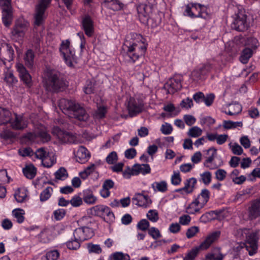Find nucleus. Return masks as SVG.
<instances>
[{
	"label": "nucleus",
	"mask_w": 260,
	"mask_h": 260,
	"mask_svg": "<svg viewBox=\"0 0 260 260\" xmlns=\"http://www.w3.org/2000/svg\"><path fill=\"white\" fill-rule=\"evenodd\" d=\"M123 49L129 57V61L134 63L146 52L145 40L140 34L131 33L126 36Z\"/></svg>",
	"instance_id": "nucleus-1"
},
{
	"label": "nucleus",
	"mask_w": 260,
	"mask_h": 260,
	"mask_svg": "<svg viewBox=\"0 0 260 260\" xmlns=\"http://www.w3.org/2000/svg\"><path fill=\"white\" fill-rule=\"evenodd\" d=\"M237 236L241 239H245V242L241 244V247H245L250 256H252L257 252L259 239L258 231L248 229H240L237 231Z\"/></svg>",
	"instance_id": "nucleus-2"
},
{
	"label": "nucleus",
	"mask_w": 260,
	"mask_h": 260,
	"mask_svg": "<svg viewBox=\"0 0 260 260\" xmlns=\"http://www.w3.org/2000/svg\"><path fill=\"white\" fill-rule=\"evenodd\" d=\"M45 87L47 90L58 92L66 87L65 81L61 77L60 74L54 70H48L46 73Z\"/></svg>",
	"instance_id": "nucleus-3"
},
{
	"label": "nucleus",
	"mask_w": 260,
	"mask_h": 260,
	"mask_svg": "<svg viewBox=\"0 0 260 260\" xmlns=\"http://www.w3.org/2000/svg\"><path fill=\"white\" fill-rule=\"evenodd\" d=\"M184 15L190 18H202L208 17L207 8L204 5L190 3L186 5Z\"/></svg>",
	"instance_id": "nucleus-4"
},
{
	"label": "nucleus",
	"mask_w": 260,
	"mask_h": 260,
	"mask_svg": "<svg viewBox=\"0 0 260 260\" xmlns=\"http://www.w3.org/2000/svg\"><path fill=\"white\" fill-rule=\"evenodd\" d=\"M29 26L28 21L23 18L17 19L11 31V38L16 41L22 40Z\"/></svg>",
	"instance_id": "nucleus-5"
},
{
	"label": "nucleus",
	"mask_w": 260,
	"mask_h": 260,
	"mask_svg": "<svg viewBox=\"0 0 260 260\" xmlns=\"http://www.w3.org/2000/svg\"><path fill=\"white\" fill-rule=\"evenodd\" d=\"M232 27L233 29L239 31H243L247 29L249 27V23L247 21V16L245 11L239 10L235 14Z\"/></svg>",
	"instance_id": "nucleus-6"
},
{
	"label": "nucleus",
	"mask_w": 260,
	"mask_h": 260,
	"mask_svg": "<svg viewBox=\"0 0 260 260\" xmlns=\"http://www.w3.org/2000/svg\"><path fill=\"white\" fill-rule=\"evenodd\" d=\"M59 50L67 64L72 67L73 65V61L75 59V51L70 46V42L69 40L61 42Z\"/></svg>",
	"instance_id": "nucleus-7"
},
{
	"label": "nucleus",
	"mask_w": 260,
	"mask_h": 260,
	"mask_svg": "<svg viewBox=\"0 0 260 260\" xmlns=\"http://www.w3.org/2000/svg\"><path fill=\"white\" fill-rule=\"evenodd\" d=\"M50 3V0H40L36 6L34 14V25L39 26L43 24L46 18L45 11Z\"/></svg>",
	"instance_id": "nucleus-8"
},
{
	"label": "nucleus",
	"mask_w": 260,
	"mask_h": 260,
	"mask_svg": "<svg viewBox=\"0 0 260 260\" xmlns=\"http://www.w3.org/2000/svg\"><path fill=\"white\" fill-rule=\"evenodd\" d=\"M95 215L100 216L108 222L111 223L114 221L115 216L113 212L107 206L99 205L95 206L91 209Z\"/></svg>",
	"instance_id": "nucleus-9"
},
{
	"label": "nucleus",
	"mask_w": 260,
	"mask_h": 260,
	"mask_svg": "<svg viewBox=\"0 0 260 260\" xmlns=\"http://www.w3.org/2000/svg\"><path fill=\"white\" fill-rule=\"evenodd\" d=\"M52 133L61 143H74L77 141L75 135L71 133L62 130L58 126H55L53 128Z\"/></svg>",
	"instance_id": "nucleus-10"
},
{
	"label": "nucleus",
	"mask_w": 260,
	"mask_h": 260,
	"mask_svg": "<svg viewBox=\"0 0 260 260\" xmlns=\"http://www.w3.org/2000/svg\"><path fill=\"white\" fill-rule=\"evenodd\" d=\"M153 7L148 6L146 3H142L137 7L140 21L144 24L147 23L152 15Z\"/></svg>",
	"instance_id": "nucleus-11"
},
{
	"label": "nucleus",
	"mask_w": 260,
	"mask_h": 260,
	"mask_svg": "<svg viewBox=\"0 0 260 260\" xmlns=\"http://www.w3.org/2000/svg\"><path fill=\"white\" fill-rule=\"evenodd\" d=\"M143 101L139 99L131 97L126 103L127 109L131 116H134L141 112L143 108Z\"/></svg>",
	"instance_id": "nucleus-12"
},
{
	"label": "nucleus",
	"mask_w": 260,
	"mask_h": 260,
	"mask_svg": "<svg viewBox=\"0 0 260 260\" xmlns=\"http://www.w3.org/2000/svg\"><path fill=\"white\" fill-rule=\"evenodd\" d=\"M27 118L22 115L14 113L12 115V118L9 122L11 128L14 130L22 131L26 128L28 126Z\"/></svg>",
	"instance_id": "nucleus-13"
},
{
	"label": "nucleus",
	"mask_w": 260,
	"mask_h": 260,
	"mask_svg": "<svg viewBox=\"0 0 260 260\" xmlns=\"http://www.w3.org/2000/svg\"><path fill=\"white\" fill-rule=\"evenodd\" d=\"M14 56V51L12 46L6 43H0V60L4 64L6 61L13 60Z\"/></svg>",
	"instance_id": "nucleus-14"
},
{
	"label": "nucleus",
	"mask_w": 260,
	"mask_h": 260,
	"mask_svg": "<svg viewBox=\"0 0 260 260\" xmlns=\"http://www.w3.org/2000/svg\"><path fill=\"white\" fill-rule=\"evenodd\" d=\"M26 137L31 141H35L37 138H40L43 142H46L50 140V136L47 133L46 129L43 126L36 128L34 133H29Z\"/></svg>",
	"instance_id": "nucleus-15"
},
{
	"label": "nucleus",
	"mask_w": 260,
	"mask_h": 260,
	"mask_svg": "<svg viewBox=\"0 0 260 260\" xmlns=\"http://www.w3.org/2000/svg\"><path fill=\"white\" fill-rule=\"evenodd\" d=\"M73 235L75 239L81 242L91 238L94 233L92 229L88 227H80L74 231Z\"/></svg>",
	"instance_id": "nucleus-16"
},
{
	"label": "nucleus",
	"mask_w": 260,
	"mask_h": 260,
	"mask_svg": "<svg viewBox=\"0 0 260 260\" xmlns=\"http://www.w3.org/2000/svg\"><path fill=\"white\" fill-rule=\"evenodd\" d=\"M164 87L168 91V93L173 94L180 90L182 87L181 79L180 77L170 78L165 84Z\"/></svg>",
	"instance_id": "nucleus-17"
},
{
	"label": "nucleus",
	"mask_w": 260,
	"mask_h": 260,
	"mask_svg": "<svg viewBox=\"0 0 260 260\" xmlns=\"http://www.w3.org/2000/svg\"><path fill=\"white\" fill-rule=\"evenodd\" d=\"M219 231L214 232L209 235L205 240L201 243L199 246L195 247L194 248L198 249V252L200 250H206L220 236Z\"/></svg>",
	"instance_id": "nucleus-18"
},
{
	"label": "nucleus",
	"mask_w": 260,
	"mask_h": 260,
	"mask_svg": "<svg viewBox=\"0 0 260 260\" xmlns=\"http://www.w3.org/2000/svg\"><path fill=\"white\" fill-rule=\"evenodd\" d=\"M69 116L71 118H76L80 121H86L89 117L85 109L78 103L74 106L72 112Z\"/></svg>",
	"instance_id": "nucleus-19"
},
{
	"label": "nucleus",
	"mask_w": 260,
	"mask_h": 260,
	"mask_svg": "<svg viewBox=\"0 0 260 260\" xmlns=\"http://www.w3.org/2000/svg\"><path fill=\"white\" fill-rule=\"evenodd\" d=\"M76 104L75 101L66 99H60L58 103L60 109L63 113L68 115H71Z\"/></svg>",
	"instance_id": "nucleus-20"
},
{
	"label": "nucleus",
	"mask_w": 260,
	"mask_h": 260,
	"mask_svg": "<svg viewBox=\"0 0 260 260\" xmlns=\"http://www.w3.org/2000/svg\"><path fill=\"white\" fill-rule=\"evenodd\" d=\"M82 28L84 30L86 35L88 37H91L93 35V22L89 16L86 15L83 18L82 21Z\"/></svg>",
	"instance_id": "nucleus-21"
},
{
	"label": "nucleus",
	"mask_w": 260,
	"mask_h": 260,
	"mask_svg": "<svg viewBox=\"0 0 260 260\" xmlns=\"http://www.w3.org/2000/svg\"><path fill=\"white\" fill-rule=\"evenodd\" d=\"M17 71L19 73L21 80L27 85L29 86L31 82V77L24 66L20 63L16 65Z\"/></svg>",
	"instance_id": "nucleus-22"
},
{
	"label": "nucleus",
	"mask_w": 260,
	"mask_h": 260,
	"mask_svg": "<svg viewBox=\"0 0 260 260\" xmlns=\"http://www.w3.org/2000/svg\"><path fill=\"white\" fill-rule=\"evenodd\" d=\"M248 218L250 220L254 219L260 215V201L256 200L253 201L248 210Z\"/></svg>",
	"instance_id": "nucleus-23"
},
{
	"label": "nucleus",
	"mask_w": 260,
	"mask_h": 260,
	"mask_svg": "<svg viewBox=\"0 0 260 260\" xmlns=\"http://www.w3.org/2000/svg\"><path fill=\"white\" fill-rule=\"evenodd\" d=\"M132 200L134 204L140 207H147L151 203L149 197L142 193L136 194Z\"/></svg>",
	"instance_id": "nucleus-24"
},
{
	"label": "nucleus",
	"mask_w": 260,
	"mask_h": 260,
	"mask_svg": "<svg viewBox=\"0 0 260 260\" xmlns=\"http://www.w3.org/2000/svg\"><path fill=\"white\" fill-rule=\"evenodd\" d=\"M2 20L6 27H9L13 20L12 7L2 8Z\"/></svg>",
	"instance_id": "nucleus-25"
},
{
	"label": "nucleus",
	"mask_w": 260,
	"mask_h": 260,
	"mask_svg": "<svg viewBox=\"0 0 260 260\" xmlns=\"http://www.w3.org/2000/svg\"><path fill=\"white\" fill-rule=\"evenodd\" d=\"M151 168L147 164H135L132 167V174L133 175H137L139 174L145 175L150 172Z\"/></svg>",
	"instance_id": "nucleus-26"
},
{
	"label": "nucleus",
	"mask_w": 260,
	"mask_h": 260,
	"mask_svg": "<svg viewBox=\"0 0 260 260\" xmlns=\"http://www.w3.org/2000/svg\"><path fill=\"white\" fill-rule=\"evenodd\" d=\"M12 115V113L8 109L0 107V125L9 123Z\"/></svg>",
	"instance_id": "nucleus-27"
},
{
	"label": "nucleus",
	"mask_w": 260,
	"mask_h": 260,
	"mask_svg": "<svg viewBox=\"0 0 260 260\" xmlns=\"http://www.w3.org/2000/svg\"><path fill=\"white\" fill-rule=\"evenodd\" d=\"M151 187L155 192L165 193L168 190V183L165 180L155 181L151 184Z\"/></svg>",
	"instance_id": "nucleus-28"
},
{
	"label": "nucleus",
	"mask_w": 260,
	"mask_h": 260,
	"mask_svg": "<svg viewBox=\"0 0 260 260\" xmlns=\"http://www.w3.org/2000/svg\"><path fill=\"white\" fill-rule=\"evenodd\" d=\"M76 157L79 162L83 163L87 160L90 157V155L89 152L85 147L80 146L77 151Z\"/></svg>",
	"instance_id": "nucleus-29"
},
{
	"label": "nucleus",
	"mask_w": 260,
	"mask_h": 260,
	"mask_svg": "<svg viewBox=\"0 0 260 260\" xmlns=\"http://www.w3.org/2000/svg\"><path fill=\"white\" fill-rule=\"evenodd\" d=\"M210 198V191L207 189H203L201 193L194 199L202 206L204 207Z\"/></svg>",
	"instance_id": "nucleus-30"
},
{
	"label": "nucleus",
	"mask_w": 260,
	"mask_h": 260,
	"mask_svg": "<svg viewBox=\"0 0 260 260\" xmlns=\"http://www.w3.org/2000/svg\"><path fill=\"white\" fill-rule=\"evenodd\" d=\"M203 208V207L194 199L186 208V212L189 214H197L201 213V210Z\"/></svg>",
	"instance_id": "nucleus-31"
},
{
	"label": "nucleus",
	"mask_w": 260,
	"mask_h": 260,
	"mask_svg": "<svg viewBox=\"0 0 260 260\" xmlns=\"http://www.w3.org/2000/svg\"><path fill=\"white\" fill-rule=\"evenodd\" d=\"M222 213L221 211H212L207 212L203 214L201 216L200 220L201 222L205 223L211 220L212 218H218L220 219Z\"/></svg>",
	"instance_id": "nucleus-32"
},
{
	"label": "nucleus",
	"mask_w": 260,
	"mask_h": 260,
	"mask_svg": "<svg viewBox=\"0 0 260 260\" xmlns=\"http://www.w3.org/2000/svg\"><path fill=\"white\" fill-rule=\"evenodd\" d=\"M223 254H222L219 248H215L211 252L208 253L203 260H223Z\"/></svg>",
	"instance_id": "nucleus-33"
},
{
	"label": "nucleus",
	"mask_w": 260,
	"mask_h": 260,
	"mask_svg": "<svg viewBox=\"0 0 260 260\" xmlns=\"http://www.w3.org/2000/svg\"><path fill=\"white\" fill-rule=\"evenodd\" d=\"M197 183V180L194 177L188 178L184 181V187L186 190V194L191 193L193 191Z\"/></svg>",
	"instance_id": "nucleus-34"
},
{
	"label": "nucleus",
	"mask_w": 260,
	"mask_h": 260,
	"mask_svg": "<svg viewBox=\"0 0 260 260\" xmlns=\"http://www.w3.org/2000/svg\"><path fill=\"white\" fill-rule=\"evenodd\" d=\"M83 200L85 203L91 205L95 203L97 199L91 190L86 189L83 191Z\"/></svg>",
	"instance_id": "nucleus-35"
},
{
	"label": "nucleus",
	"mask_w": 260,
	"mask_h": 260,
	"mask_svg": "<svg viewBox=\"0 0 260 260\" xmlns=\"http://www.w3.org/2000/svg\"><path fill=\"white\" fill-rule=\"evenodd\" d=\"M37 172V169L32 165H29L26 166L23 169V173L26 178L28 179L34 178Z\"/></svg>",
	"instance_id": "nucleus-36"
},
{
	"label": "nucleus",
	"mask_w": 260,
	"mask_h": 260,
	"mask_svg": "<svg viewBox=\"0 0 260 260\" xmlns=\"http://www.w3.org/2000/svg\"><path fill=\"white\" fill-rule=\"evenodd\" d=\"M27 194V191L25 189H18L15 192L14 197L17 202L22 203L26 200Z\"/></svg>",
	"instance_id": "nucleus-37"
},
{
	"label": "nucleus",
	"mask_w": 260,
	"mask_h": 260,
	"mask_svg": "<svg viewBox=\"0 0 260 260\" xmlns=\"http://www.w3.org/2000/svg\"><path fill=\"white\" fill-rule=\"evenodd\" d=\"M24 211L20 208L15 209L12 211V215L18 223H21L24 221Z\"/></svg>",
	"instance_id": "nucleus-38"
},
{
	"label": "nucleus",
	"mask_w": 260,
	"mask_h": 260,
	"mask_svg": "<svg viewBox=\"0 0 260 260\" xmlns=\"http://www.w3.org/2000/svg\"><path fill=\"white\" fill-rule=\"evenodd\" d=\"M4 80L9 86H12L17 82V80L14 77L12 72L9 69L5 72Z\"/></svg>",
	"instance_id": "nucleus-39"
},
{
	"label": "nucleus",
	"mask_w": 260,
	"mask_h": 260,
	"mask_svg": "<svg viewBox=\"0 0 260 260\" xmlns=\"http://www.w3.org/2000/svg\"><path fill=\"white\" fill-rule=\"evenodd\" d=\"M41 162L44 167L50 168L56 163V158L54 155L49 153Z\"/></svg>",
	"instance_id": "nucleus-40"
},
{
	"label": "nucleus",
	"mask_w": 260,
	"mask_h": 260,
	"mask_svg": "<svg viewBox=\"0 0 260 260\" xmlns=\"http://www.w3.org/2000/svg\"><path fill=\"white\" fill-rule=\"evenodd\" d=\"M96 166L92 164L87 167L83 171L79 173V176L81 178L85 180L88 176L95 171Z\"/></svg>",
	"instance_id": "nucleus-41"
},
{
	"label": "nucleus",
	"mask_w": 260,
	"mask_h": 260,
	"mask_svg": "<svg viewBox=\"0 0 260 260\" xmlns=\"http://www.w3.org/2000/svg\"><path fill=\"white\" fill-rule=\"evenodd\" d=\"M53 188L51 187L48 186L45 188L40 195L41 202H43L48 200L51 196Z\"/></svg>",
	"instance_id": "nucleus-42"
},
{
	"label": "nucleus",
	"mask_w": 260,
	"mask_h": 260,
	"mask_svg": "<svg viewBox=\"0 0 260 260\" xmlns=\"http://www.w3.org/2000/svg\"><path fill=\"white\" fill-rule=\"evenodd\" d=\"M242 122L241 121L234 122L231 120H224L223 122V127L226 129L235 128L237 127H242Z\"/></svg>",
	"instance_id": "nucleus-43"
},
{
	"label": "nucleus",
	"mask_w": 260,
	"mask_h": 260,
	"mask_svg": "<svg viewBox=\"0 0 260 260\" xmlns=\"http://www.w3.org/2000/svg\"><path fill=\"white\" fill-rule=\"evenodd\" d=\"M252 50L248 48L244 49L240 56V61L243 63H246L252 55Z\"/></svg>",
	"instance_id": "nucleus-44"
},
{
	"label": "nucleus",
	"mask_w": 260,
	"mask_h": 260,
	"mask_svg": "<svg viewBox=\"0 0 260 260\" xmlns=\"http://www.w3.org/2000/svg\"><path fill=\"white\" fill-rule=\"evenodd\" d=\"M241 111L242 106L238 103H235L230 105L229 110L228 112H225V113L230 115H235L239 113Z\"/></svg>",
	"instance_id": "nucleus-45"
},
{
	"label": "nucleus",
	"mask_w": 260,
	"mask_h": 260,
	"mask_svg": "<svg viewBox=\"0 0 260 260\" xmlns=\"http://www.w3.org/2000/svg\"><path fill=\"white\" fill-rule=\"evenodd\" d=\"M202 129L200 127L194 126L189 129L187 134L189 137L197 138L202 135Z\"/></svg>",
	"instance_id": "nucleus-46"
},
{
	"label": "nucleus",
	"mask_w": 260,
	"mask_h": 260,
	"mask_svg": "<svg viewBox=\"0 0 260 260\" xmlns=\"http://www.w3.org/2000/svg\"><path fill=\"white\" fill-rule=\"evenodd\" d=\"M200 181L203 182L205 185H209L212 180L211 173L208 171H205L200 174Z\"/></svg>",
	"instance_id": "nucleus-47"
},
{
	"label": "nucleus",
	"mask_w": 260,
	"mask_h": 260,
	"mask_svg": "<svg viewBox=\"0 0 260 260\" xmlns=\"http://www.w3.org/2000/svg\"><path fill=\"white\" fill-rule=\"evenodd\" d=\"M34 58V54L32 51L30 49L28 50L25 53L24 58L25 63L28 67H31L32 66Z\"/></svg>",
	"instance_id": "nucleus-48"
},
{
	"label": "nucleus",
	"mask_w": 260,
	"mask_h": 260,
	"mask_svg": "<svg viewBox=\"0 0 260 260\" xmlns=\"http://www.w3.org/2000/svg\"><path fill=\"white\" fill-rule=\"evenodd\" d=\"M229 146L233 153H234V154L240 155L243 153V148L238 143H234L233 144H232L231 143L229 144Z\"/></svg>",
	"instance_id": "nucleus-49"
},
{
	"label": "nucleus",
	"mask_w": 260,
	"mask_h": 260,
	"mask_svg": "<svg viewBox=\"0 0 260 260\" xmlns=\"http://www.w3.org/2000/svg\"><path fill=\"white\" fill-rule=\"evenodd\" d=\"M54 175L56 179L61 180L66 179L68 176L67 170L63 167L60 168L56 171Z\"/></svg>",
	"instance_id": "nucleus-50"
},
{
	"label": "nucleus",
	"mask_w": 260,
	"mask_h": 260,
	"mask_svg": "<svg viewBox=\"0 0 260 260\" xmlns=\"http://www.w3.org/2000/svg\"><path fill=\"white\" fill-rule=\"evenodd\" d=\"M207 154L208 156L206 157V159L204 162H210L212 160H214L217 155V150L214 147H211L207 150Z\"/></svg>",
	"instance_id": "nucleus-51"
},
{
	"label": "nucleus",
	"mask_w": 260,
	"mask_h": 260,
	"mask_svg": "<svg viewBox=\"0 0 260 260\" xmlns=\"http://www.w3.org/2000/svg\"><path fill=\"white\" fill-rule=\"evenodd\" d=\"M113 260H130L129 256L121 252H116L111 255Z\"/></svg>",
	"instance_id": "nucleus-52"
},
{
	"label": "nucleus",
	"mask_w": 260,
	"mask_h": 260,
	"mask_svg": "<svg viewBox=\"0 0 260 260\" xmlns=\"http://www.w3.org/2000/svg\"><path fill=\"white\" fill-rule=\"evenodd\" d=\"M15 137V133L9 129H4L0 133V137L5 140L11 139Z\"/></svg>",
	"instance_id": "nucleus-53"
},
{
	"label": "nucleus",
	"mask_w": 260,
	"mask_h": 260,
	"mask_svg": "<svg viewBox=\"0 0 260 260\" xmlns=\"http://www.w3.org/2000/svg\"><path fill=\"white\" fill-rule=\"evenodd\" d=\"M198 253V249L193 248L186 253L183 260H194Z\"/></svg>",
	"instance_id": "nucleus-54"
},
{
	"label": "nucleus",
	"mask_w": 260,
	"mask_h": 260,
	"mask_svg": "<svg viewBox=\"0 0 260 260\" xmlns=\"http://www.w3.org/2000/svg\"><path fill=\"white\" fill-rule=\"evenodd\" d=\"M215 177L219 181H223L226 177L227 172L222 169H218L215 172Z\"/></svg>",
	"instance_id": "nucleus-55"
},
{
	"label": "nucleus",
	"mask_w": 260,
	"mask_h": 260,
	"mask_svg": "<svg viewBox=\"0 0 260 260\" xmlns=\"http://www.w3.org/2000/svg\"><path fill=\"white\" fill-rule=\"evenodd\" d=\"M149 221L145 219H143L138 222L136 227L138 230L142 231H146L147 230H149Z\"/></svg>",
	"instance_id": "nucleus-56"
},
{
	"label": "nucleus",
	"mask_w": 260,
	"mask_h": 260,
	"mask_svg": "<svg viewBox=\"0 0 260 260\" xmlns=\"http://www.w3.org/2000/svg\"><path fill=\"white\" fill-rule=\"evenodd\" d=\"M146 216L148 219L153 222H156L159 219L158 214L156 210H150Z\"/></svg>",
	"instance_id": "nucleus-57"
},
{
	"label": "nucleus",
	"mask_w": 260,
	"mask_h": 260,
	"mask_svg": "<svg viewBox=\"0 0 260 260\" xmlns=\"http://www.w3.org/2000/svg\"><path fill=\"white\" fill-rule=\"evenodd\" d=\"M49 152L47 151L45 148H40L37 150L35 153V157L37 158L42 160L49 154Z\"/></svg>",
	"instance_id": "nucleus-58"
},
{
	"label": "nucleus",
	"mask_w": 260,
	"mask_h": 260,
	"mask_svg": "<svg viewBox=\"0 0 260 260\" xmlns=\"http://www.w3.org/2000/svg\"><path fill=\"white\" fill-rule=\"evenodd\" d=\"M106 112V108L105 106H100L98 108L93 115L96 118H102L105 117Z\"/></svg>",
	"instance_id": "nucleus-59"
},
{
	"label": "nucleus",
	"mask_w": 260,
	"mask_h": 260,
	"mask_svg": "<svg viewBox=\"0 0 260 260\" xmlns=\"http://www.w3.org/2000/svg\"><path fill=\"white\" fill-rule=\"evenodd\" d=\"M181 181L182 179L180 173L178 172L174 171L173 175L171 176V183L174 185H178L181 183Z\"/></svg>",
	"instance_id": "nucleus-60"
},
{
	"label": "nucleus",
	"mask_w": 260,
	"mask_h": 260,
	"mask_svg": "<svg viewBox=\"0 0 260 260\" xmlns=\"http://www.w3.org/2000/svg\"><path fill=\"white\" fill-rule=\"evenodd\" d=\"M83 90L84 92L87 94L93 93L94 90V83L90 80L87 81L86 84L83 88Z\"/></svg>",
	"instance_id": "nucleus-61"
},
{
	"label": "nucleus",
	"mask_w": 260,
	"mask_h": 260,
	"mask_svg": "<svg viewBox=\"0 0 260 260\" xmlns=\"http://www.w3.org/2000/svg\"><path fill=\"white\" fill-rule=\"evenodd\" d=\"M149 235L154 239H157L161 237L159 230L155 227H151L148 230Z\"/></svg>",
	"instance_id": "nucleus-62"
},
{
	"label": "nucleus",
	"mask_w": 260,
	"mask_h": 260,
	"mask_svg": "<svg viewBox=\"0 0 260 260\" xmlns=\"http://www.w3.org/2000/svg\"><path fill=\"white\" fill-rule=\"evenodd\" d=\"M59 256V253L57 250H50L46 254L47 260H57Z\"/></svg>",
	"instance_id": "nucleus-63"
},
{
	"label": "nucleus",
	"mask_w": 260,
	"mask_h": 260,
	"mask_svg": "<svg viewBox=\"0 0 260 260\" xmlns=\"http://www.w3.org/2000/svg\"><path fill=\"white\" fill-rule=\"evenodd\" d=\"M199 232V228L196 226H193L186 231V236L188 239H190L194 237Z\"/></svg>",
	"instance_id": "nucleus-64"
}]
</instances>
